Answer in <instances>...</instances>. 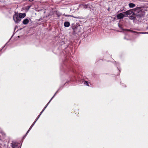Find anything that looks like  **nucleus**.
<instances>
[{
    "mask_svg": "<svg viewBox=\"0 0 148 148\" xmlns=\"http://www.w3.org/2000/svg\"><path fill=\"white\" fill-rule=\"evenodd\" d=\"M31 130V129H30V128L28 130V131H27V133H26V134H25V136H26L27 135V134L29 133V131H30V130Z\"/></svg>",
    "mask_w": 148,
    "mask_h": 148,
    "instance_id": "5701e85b",
    "label": "nucleus"
},
{
    "mask_svg": "<svg viewBox=\"0 0 148 148\" xmlns=\"http://www.w3.org/2000/svg\"><path fill=\"white\" fill-rule=\"evenodd\" d=\"M109 8L108 9V11H109Z\"/></svg>",
    "mask_w": 148,
    "mask_h": 148,
    "instance_id": "473e14b6",
    "label": "nucleus"
},
{
    "mask_svg": "<svg viewBox=\"0 0 148 148\" xmlns=\"http://www.w3.org/2000/svg\"><path fill=\"white\" fill-rule=\"evenodd\" d=\"M124 7H123V9H121L120 10V12H123V10H124Z\"/></svg>",
    "mask_w": 148,
    "mask_h": 148,
    "instance_id": "bb28decb",
    "label": "nucleus"
},
{
    "mask_svg": "<svg viewBox=\"0 0 148 148\" xmlns=\"http://www.w3.org/2000/svg\"><path fill=\"white\" fill-rule=\"evenodd\" d=\"M13 19L16 23H19L21 20L19 16H18V14L16 13L13 15Z\"/></svg>",
    "mask_w": 148,
    "mask_h": 148,
    "instance_id": "7ed1b4c3",
    "label": "nucleus"
},
{
    "mask_svg": "<svg viewBox=\"0 0 148 148\" xmlns=\"http://www.w3.org/2000/svg\"><path fill=\"white\" fill-rule=\"evenodd\" d=\"M31 130V129H30V128L28 130V131H27V133H26V134H25V136H26L27 135V134L29 133V131H30V130Z\"/></svg>",
    "mask_w": 148,
    "mask_h": 148,
    "instance_id": "393cba45",
    "label": "nucleus"
},
{
    "mask_svg": "<svg viewBox=\"0 0 148 148\" xmlns=\"http://www.w3.org/2000/svg\"><path fill=\"white\" fill-rule=\"evenodd\" d=\"M0 133L1 134L3 138H5L6 137V134L0 128ZM0 141H2L1 138V136L0 135Z\"/></svg>",
    "mask_w": 148,
    "mask_h": 148,
    "instance_id": "39448f33",
    "label": "nucleus"
},
{
    "mask_svg": "<svg viewBox=\"0 0 148 148\" xmlns=\"http://www.w3.org/2000/svg\"><path fill=\"white\" fill-rule=\"evenodd\" d=\"M14 36V35L13 34L11 37V38H10V39L9 40L8 42H7L5 44V45H4V46L3 47V48H2V49H3V48L5 47L7 45V43L9 42V41L10 40V39H11V38L13 36Z\"/></svg>",
    "mask_w": 148,
    "mask_h": 148,
    "instance_id": "a211bd4d",
    "label": "nucleus"
},
{
    "mask_svg": "<svg viewBox=\"0 0 148 148\" xmlns=\"http://www.w3.org/2000/svg\"><path fill=\"white\" fill-rule=\"evenodd\" d=\"M47 105H46L45 107L44 108V109L42 110V112H41L40 114H42V113L44 111V110H45V108H47Z\"/></svg>",
    "mask_w": 148,
    "mask_h": 148,
    "instance_id": "412c9836",
    "label": "nucleus"
},
{
    "mask_svg": "<svg viewBox=\"0 0 148 148\" xmlns=\"http://www.w3.org/2000/svg\"><path fill=\"white\" fill-rule=\"evenodd\" d=\"M62 87H59V89L58 90L56 91V92H55V94H56L58 92V91L60 90H61V89H62Z\"/></svg>",
    "mask_w": 148,
    "mask_h": 148,
    "instance_id": "aec40b11",
    "label": "nucleus"
},
{
    "mask_svg": "<svg viewBox=\"0 0 148 148\" xmlns=\"http://www.w3.org/2000/svg\"><path fill=\"white\" fill-rule=\"evenodd\" d=\"M35 124V122H34L32 124V125H31L30 127V128L31 129L32 128L34 124Z\"/></svg>",
    "mask_w": 148,
    "mask_h": 148,
    "instance_id": "4be33fe9",
    "label": "nucleus"
},
{
    "mask_svg": "<svg viewBox=\"0 0 148 148\" xmlns=\"http://www.w3.org/2000/svg\"><path fill=\"white\" fill-rule=\"evenodd\" d=\"M119 27H120V26H119Z\"/></svg>",
    "mask_w": 148,
    "mask_h": 148,
    "instance_id": "72a5a7b5",
    "label": "nucleus"
},
{
    "mask_svg": "<svg viewBox=\"0 0 148 148\" xmlns=\"http://www.w3.org/2000/svg\"><path fill=\"white\" fill-rule=\"evenodd\" d=\"M20 148H21V147Z\"/></svg>",
    "mask_w": 148,
    "mask_h": 148,
    "instance_id": "f704fd0d",
    "label": "nucleus"
},
{
    "mask_svg": "<svg viewBox=\"0 0 148 148\" xmlns=\"http://www.w3.org/2000/svg\"><path fill=\"white\" fill-rule=\"evenodd\" d=\"M79 27V26L76 24L72 23L71 25V27L73 30L74 32H75Z\"/></svg>",
    "mask_w": 148,
    "mask_h": 148,
    "instance_id": "20e7f679",
    "label": "nucleus"
},
{
    "mask_svg": "<svg viewBox=\"0 0 148 148\" xmlns=\"http://www.w3.org/2000/svg\"><path fill=\"white\" fill-rule=\"evenodd\" d=\"M119 63H116V66L117 67V69H118V70H119V73L120 72V69L118 67L119 66Z\"/></svg>",
    "mask_w": 148,
    "mask_h": 148,
    "instance_id": "2eb2a0df",
    "label": "nucleus"
},
{
    "mask_svg": "<svg viewBox=\"0 0 148 148\" xmlns=\"http://www.w3.org/2000/svg\"><path fill=\"white\" fill-rule=\"evenodd\" d=\"M36 121V120H35V121L34 122H35V123Z\"/></svg>",
    "mask_w": 148,
    "mask_h": 148,
    "instance_id": "2f4dec72",
    "label": "nucleus"
},
{
    "mask_svg": "<svg viewBox=\"0 0 148 148\" xmlns=\"http://www.w3.org/2000/svg\"><path fill=\"white\" fill-rule=\"evenodd\" d=\"M31 130V129H30V128L28 130V131H27V133H26V134H25V136H26L27 135V134L29 133V131H30V130Z\"/></svg>",
    "mask_w": 148,
    "mask_h": 148,
    "instance_id": "b1692460",
    "label": "nucleus"
},
{
    "mask_svg": "<svg viewBox=\"0 0 148 148\" xmlns=\"http://www.w3.org/2000/svg\"><path fill=\"white\" fill-rule=\"evenodd\" d=\"M134 11V9L130 10H127L125 12H123V13L125 14L126 17L130 16L133 15H135Z\"/></svg>",
    "mask_w": 148,
    "mask_h": 148,
    "instance_id": "f03ea898",
    "label": "nucleus"
},
{
    "mask_svg": "<svg viewBox=\"0 0 148 148\" xmlns=\"http://www.w3.org/2000/svg\"><path fill=\"white\" fill-rule=\"evenodd\" d=\"M84 8L85 9H87L88 8H90V7L89 6L88 4H86L84 6Z\"/></svg>",
    "mask_w": 148,
    "mask_h": 148,
    "instance_id": "f3484780",
    "label": "nucleus"
},
{
    "mask_svg": "<svg viewBox=\"0 0 148 148\" xmlns=\"http://www.w3.org/2000/svg\"><path fill=\"white\" fill-rule=\"evenodd\" d=\"M129 6L130 8H133L136 6V5L132 3H130L129 4Z\"/></svg>",
    "mask_w": 148,
    "mask_h": 148,
    "instance_id": "ddd939ff",
    "label": "nucleus"
},
{
    "mask_svg": "<svg viewBox=\"0 0 148 148\" xmlns=\"http://www.w3.org/2000/svg\"><path fill=\"white\" fill-rule=\"evenodd\" d=\"M132 32L134 33H135V35H139L140 34H144L145 33V32H137L136 31H133Z\"/></svg>",
    "mask_w": 148,
    "mask_h": 148,
    "instance_id": "f8f14e48",
    "label": "nucleus"
},
{
    "mask_svg": "<svg viewBox=\"0 0 148 148\" xmlns=\"http://www.w3.org/2000/svg\"><path fill=\"white\" fill-rule=\"evenodd\" d=\"M29 20L27 18L24 19L22 23L24 25H27L29 22Z\"/></svg>",
    "mask_w": 148,
    "mask_h": 148,
    "instance_id": "1a4fd4ad",
    "label": "nucleus"
},
{
    "mask_svg": "<svg viewBox=\"0 0 148 148\" xmlns=\"http://www.w3.org/2000/svg\"><path fill=\"white\" fill-rule=\"evenodd\" d=\"M124 17H126V16L125 14L124 13H120L118 14L117 16V18L119 19L123 18Z\"/></svg>",
    "mask_w": 148,
    "mask_h": 148,
    "instance_id": "423d86ee",
    "label": "nucleus"
},
{
    "mask_svg": "<svg viewBox=\"0 0 148 148\" xmlns=\"http://www.w3.org/2000/svg\"><path fill=\"white\" fill-rule=\"evenodd\" d=\"M30 7V6H27L25 8L26 10L27 11L29 9Z\"/></svg>",
    "mask_w": 148,
    "mask_h": 148,
    "instance_id": "6ab92c4d",
    "label": "nucleus"
},
{
    "mask_svg": "<svg viewBox=\"0 0 148 148\" xmlns=\"http://www.w3.org/2000/svg\"><path fill=\"white\" fill-rule=\"evenodd\" d=\"M63 15L66 17H73L74 18H75L74 16H73V15H67V14H63Z\"/></svg>",
    "mask_w": 148,
    "mask_h": 148,
    "instance_id": "dca6fc26",
    "label": "nucleus"
},
{
    "mask_svg": "<svg viewBox=\"0 0 148 148\" xmlns=\"http://www.w3.org/2000/svg\"><path fill=\"white\" fill-rule=\"evenodd\" d=\"M18 14L21 19L24 18L26 16V14L25 13H19Z\"/></svg>",
    "mask_w": 148,
    "mask_h": 148,
    "instance_id": "6e6552de",
    "label": "nucleus"
},
{
    "mask_svg": "<svg viewBox=\"0 0 148 148\" xmlns=\"http://www.w3.org/2000/svg\"><path fill=\"white\" fill-rule=\"evenodd\" d=\"M135 15L138 18V21L140 20L141 18L143 17L145 15V12L142 7H137L134 9Z\"/></svg>",
    "mask_w": 148,
    "mask_h": 148,
    "instance_id": "f257e3e1",
    "label": "nucleus"
},
{
    "mask_svg": "<svg viewBox=\"0 0 148 148\" xmlns=\"http://www.w3.org/2000/svg\"><path fill=\"white\" fill-rule=\"evenodd\" d=\"M83 82L84 84L85 85H86V86H89V83L88 82H87V81H83Z\"/></svg>",
    "mask_w": 148,
    "mask_h": 148,
    "instance_id": "4468645a",
    "label": "nucleus"
},
{
    "mask_svg": "<svg viewBox=\"0 0 148 148\" xmlns=\"http://www.w3.org/2000/svg\"><path fill=\"white\" fill-rule=\"evenodd\" d=\"M64 26L65 27H68L70 26V23L69 21H66L64 23Z\"/></svg>",
    "mask_w": 148,
    "mask_h": 148,
    "instance_id": "9d476101",
    "label": "nucleus"
},
{
    "mask_svg": "<svg viewBox=\"0 0 148 148\" xmlns=\"http://www.w3.org/2000/svg\"><path fill=\"white\" fill-rule=\"evenodd\" d=\"M41 114L40 113V114L39 115V116H38V117L36 118V121H37V120H38V119H39V117H40V115H41Z\"/></svg>",
    "mask_w": 148,
    "mask_h": 148,
    "instance_id": "a878e982",
    "label": "nucleus"
},
{
    "mask_svg": "<svg viewBox=\"0 0 148 148\" xmlns=\"http://www.w3.org/2000/svg\"><path fill=\"white\" fill-rule=\"evenodd\" d=\"M56 94L55 93L54 95H53V97H52V98L51 99V100H52L53 98L55 97V96L56 95Z\"/></svg>",
    "mask_w": 148,
    "mask_h": 148,
    "instance_id": "c85d7f7f",
    "label": "nucleus"
},
{
    "mask_svg": "<svg viewBox=\"0 0 148 148\" xmlns=\"http://www.w3.org/2000/svg\"><path fill=\"white\" fill-rule=\"evenodd\" d=\"M26 136H25H25H24L23 137V138H25V137Z\"/></svg>",
    "mask_w": 148,
    "mask_h": 148,
    "instance_id": "7c9ffc66",
    "label": "nucleus"
},
{
    "mask_svg": "<svg viewBox=\"0 0 148 148\" xmlns=\"http://www.w3.org/2000/svg\"><path fill=\"white\" fill-rule=\"evenodd\" d=\"M30 2H32L34 0H28Z\"/></svg>",
    "mask_w": 148,
    "mask_h": 148,
    "instance_id": "c756f323",
    "label": "nucleus"
},
{
    "mask_svg": "<svg viewBox=\"0 0 148 148\" xmlns=\"http://www.w3.org/2000/svg\"><path fill=\"white\" fill-rule=\"evenodd\" d=\"M130 17V19L134 20H138V18L136 17V16L134 15V16H129Z\"/></svg>",
    "mask_w": 148,
    "mask_h": 148,
    "instance_id": "9b49d317",
    "label": "nucleus"
},
{
    "mask_svg": "<svg viewBox=\"0 0 148 148\" xmlns=\"http://www.w3.org/2000/svg\"><path fill=\"white\" fill-rule=\"evenodd\" d=\"M51 99L48 102L47 104V106L49 105V104L50 103V101H51Z\"/></svg>",
    "mask_w": 148,
    "mask_h": 148,
    "instance_id": "cd10ccee",
    "label": "nucleus"
},
{
    "mask_svg": "<svg viewBox=\"0 0 148 148\" xmlns=\"http://www.w3.org/2000/svg\"><path fill=\"white\" fill-rule=\"evenodd\" d=\"M10 145L11 146L12 148H15L18 146V145L16 142L12 141Z\"/></svg>",
    "mask_w": 148,
    "mask_h": 148,
    "instance_id": "0eeeda50",
    "label": "nucleus"
}]
</instances>
